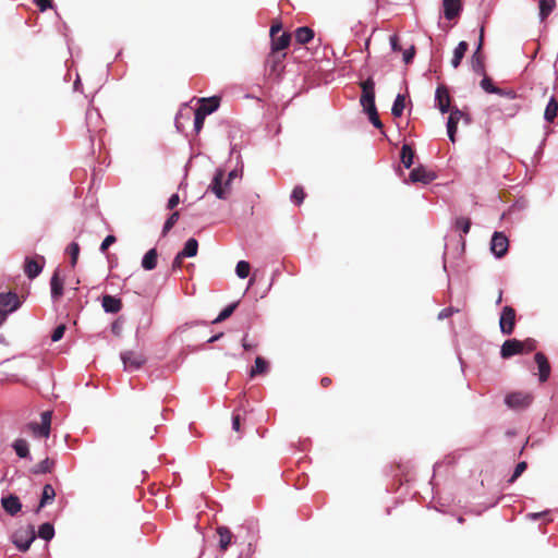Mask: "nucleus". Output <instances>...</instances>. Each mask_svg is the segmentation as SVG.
Here are the masks:
<instances>
[{"label":"nucleus","mask_w":558,"mask_h":558,"mask_svg":"<svg viewBox=\"0 0 558 558\" xmlns=\"http://www.w3.org/2000/svg\"><path fill=\"white\" fill-rule=\"evenodd\" d=\"M515 310L506 305L502 307L499 319V327L502 335L510 336L515 328Z\"/></svg>","instance_id":"nucleus-1"},{"label":"nucleus","mask_w":558,"mask_h":558,"mask_svg":"<svg viewBox=\"0 0 558 558\" xmlns=\"http://www.w3.org/2000/svg\"><path fill=\"white\" fill-rule=\"evenodd\" d=\"M362 96L360 99L361 106L364 111L376 108L375 106V82L368 77L361 83Z\"/></svg>","instance_id":"nucleus-2"},{"label":"nucleus","mask_w":558,"mask_h":558,"mask_svg":"<svg viewBox=\"0 0 558 558\" xmlns=\"http://www.w3.org/2000/svg\"><path fill=\"white\" fill-rule=\"evenodd\" d=\"M533 401V395L530 392L515 391L506 396V404L513 410L527 408Z\"/></svg>","instance_id":"nucleus-3"},{"label":"nucleus","mask_w":558,"mask_h":558,"mask_svg":"<svg viewBox=\"0 0 558 558\" xmlns=\"http://www.w3.org/2000/svg\"><path fill=\"white\" fill-rule=\"evenodd\" d=\"M209 190L220 199H226L230 194L229 181H225V171L217 170L209 185Z\"/></svg>","instance_id":"nucleus-4"},{"label":"nucleus","mask_w":558,"mask_h":558,"mask_svg":"<svg viewBox=\"0 0 558 558\" xmlns=\"http://www.w3.org/2000/svg\"><path fill=\"white\" fill-rule=\"evenodd\" d=\"M28 428L36 437H49L51 428V412H43L40 415V423L32 422L28 424Z\"/></svg>","instance_id":"nucleus-5"},{"label":"nucleus","mask_w":558,"mask_h":558,"mask_svg":"<svg viewBox=\"0 0 558 558\" xmlns=\"http://www.w3.org/2000/svg\"><path fill=\"white\" fill-rule=\"evenodd\" d=\"M121 360L128 371L138 369L146 363L144 354L131 350L122 352Z\"/></svg>","instance_id":"nucleus-6"},{"label":"nucleus","mask_w":558,"mask_h":558,"mask_svg":"<svg viewBox=\"0 0 558 558\" xmlns=\"http://www.w3.org/2000/svg\"><path fill=\"white\" fill-rule=\"evenodd\" d=\"M483 78L480 83L481 87L488 94H497L504 97H507L511 100L517 99V93L513 89H501L496 87L493 83V80L485 74H482Z\"/></svg>","instance_id":"nucleus-7"},{"label":"nucleus","mask_w":558,"mask_h":558,"mask_svg":"<svg viewBox=\"0 0 558 558\" xmlns=\"http://www.w3.org/2000/svg\"><path fill=\"white\" fill-rule=\"evenodd\" d=\"M509 247L508 238L502 232H495L490 242V251L493 254L500 258L504 257Z\"/></svg>","instance_id":"nucleus-8"},{"label":"nucleus","mask_w":558,"mask_h":558,"mask_svg":"<svg viewBox=\"0 0 558 558\" xmlns=\"http://www.w3.org/2000/svg\"><path fill=\"white\" fill-rule=\"evenodd\" d=\"M483 37H484V28H481V35H480V43L477 46V49L472 56L471 59V66L472 70L477 74H485V63H484V56L482 53V47H483Z\"/></svg>","instance_id":"nucleus-9"},{"label":"nucleus","mask_w":558,"mask_h":558,"mask_svg":"<svg viewBox=\"0 0 558 558\" xmlns=\"http://www.w3.org/2000/svg\"><path fill=\"white\" fill-rule=\"evenodd\" d=\"M44 265V256H37L36 258L27 257L24 264V271L29 279H34L41 272Z\"/></svg>","instance_id":"nucleus-10"},{"label":"nucleus","mask_w":558,"mask_h":558,"mask_svg":"<svg viewBox=\"0 0 558 558\" xmlns=\"http://www.w3.org/2000/svg\"><path fill=\"white\" fill-rule=\"evenodd\" d=\"M523 354L521 340L515 338L506 340L500 349L502 359H510L513 355Z\"/></svg>","instance_id":"nucleus-11"},{"label":"nucleus","mask_w":558,"mask_h":558,"mask_svg":"<svg viewBox=\"0 0 558 558\" xmlns=\"http://www.w3.org/2000/svg\"><path fill=\"white\" fill-rule=\"evenodd\" d=\"M35 537L33 529L31 531L17 532L13 537V543L21 551H27Z\"/></svg>","instance_id":"nucleus-12"},{"label":"nucleus","mask_w":558,"mask_h":558,"mask_svg":"<svg viewBox=\"0 0 558 558\" xmlns=\"http://www.w3.org/2000/svg\"><path fill=\"white\" fill-rule=\"evenodd\" d=\"M435 179L436 174L433 171H428L423 166L416 167L410 172V181L413 183L421 182L428 184Z\"/></svg>","instance_id":"nucleus-13"},{"label":"nucleus","mask_w":558,"mask_h":558,"mask_svg":"<svg viewBox=\"0 0 558 558\" xmlns=\"http://www.w3.org/2000/svg\"><path fill=\"white\" fill-rule=\"evenodd\" d=\"M19 306L17 295L15 293H0V314L13 312Z\"/></svg>","instance_id":"nucleus-14"},{"label":"nucleus","mask_w":558,"mask_h":558,"mask_svg":"<svg viewBox=\"0 0 558 558\" xmlns=\"http://www.w3.org/2000/svg\"><path fill=\"white\" fill-rule=\"evenodd\" d=\"M535 363L538 367V378L541 383H545L550 376V364L548 359L543 352H537L534 356Z\"/></svg>","instance_id":"nucleus-15"},{"label":"nucleus","mask_w":558,"mask_h":558,"mask_svg":"<svg viewBox=\"0 0 558 558\" xmlns=\"http://www.w3.org/2000/svg\"><path fill=\"white\" fill-rule=\"evenodd\" d=\"M464 117V113L459 110L458 108H454L451 110L450 116L448 118L447 122V132L450 141L452 143L456 142V133L459 121Z\"/></svg>","instance_id":"nucleus-16"},{"label":"nucleus","mask_w":558,"mask_h":558,"mask_svg":"<svg viewBox=\"0 0 558 558\" xmlns=\"http://www.w3.org/2000/svg\"><path fill=\"white\" fill-rule=\"evenodd\" d=\"M435 100L441 113H446L450 108V95L445 85H440L436 89Z\"/></svg>","instance_id":"nucleus-17"},{"label":"nucleus","mask_w":558,"mask_h":558,"mask_svg":"<svg viewBox=\"0 0 558 558\" xmlns=\"http://www.w3.org/2000/svg\"><path fill=\"white\" fill-rule=\"evenodd\" d=\"M1 506L7 513L10 515H15L22 509V504L20 498L15 495H9L1 499Z\"/></svg>","instance_id":"nucleus-18"},{"label":"nucleus","mask_w":558,"mask_h":558,"mask_svg":"<svg viewBox=\"0 0 558 558\" xmlns=\"http://www.w3.org/2000/svg\"><path fill=\"white\" fill-rule=\"evenodd\" d=\"M286 58L284 52L270 51L267 57L266 64L270 70V73H280L282 70V61Z\"/></svg>","instance_id":"nucleus-19"},{"label":"nucleus","mask_w":558,"mask_h":558,"mask_svg":"<svg viewBox=\"0 0 558 558\" xmlns=\"http://www.w3.org/2000/svg\"><path fill=\"white\" fill-rule=\"evenodd\" d=\"M219 107V98L218 97H210V98H202L199 100V106L196 109L199 113L204 114L205 117L216 111Z\"/></svg>","instance_id":"nucleus-20"},{"label":"nucleus","mask_w":558,"mask_h":558,"mask_svg":"<svg viewBox=\"0 0 558 558\" xmlns=\"http://www.w3.org/2000/svg\"><path fill=\"white\" fill-rule=\"evenodd\" d=\"M444 13L447 20L456 19L461 10L460 0H444Z\"/></svg>","instance_id":"nucleus-21"},{"label":"nucleus","mask_w":558,"mask_h":558,"mask_svg":"<svg viewBox=\"0 0 558 558\" xmlns=\"http://www.w3.org/2000/svg\"><path fill=\"white\" fill-rule=\"evenodd\" d=\"M102 307L107 313H118L122 308V301L112 295L106 294L102 296Z\"/></svg>","instance_id":"nucleus-22"},{"label":"nucleus","mask_w":558,"mask_h":558,"mask_svg":"<svg viewBox=\"0 0 558 558\" xmlns=\"http://www.w3.org/2000/svg\"><path fill=\"white\" fill-rule=\"evenodd\" d=\"M56 498V490L51 484H46L43 487V493L40 497L39 505L36 509V512H39L41 508L46 507L47 505L51 504Z\"/></svg>","instance_id":"nucleus-23"},{"label":"nucleus","mask_w":558,"mask_h":558,"mask_svg":"<svg viewBox=\"0 0 558 558\" xmlns=\"http://www.w3.org/2000/svg\"><path fill=\"white\" fill-rule=\"evenodd\" d=\"M291 41V35L287 32L282 33L280 36L271 37V50L282 52V50L287 49Z\"/></svg>","instance_id":"nucleus-24"},{"label":"nucleus","mask_w":558,"mask_h":558,"mask_svg":"<svg viewBox=\"0 0 558 558\" xmlns=\"http://www.w3.org/2000/svg\"><path fill=\"white\" fill-rule=\"evenodd\" d=\"M101 124V119L97 109H88L86 111V126L88 132H97Z\"/></svg>","instance_id":"nucleus-25"},{"label":"nucleus","mask_w":558,"mask_h":558,"mask_svg":"<svg viewBox=\"0 0 558 558\" xmlns=\"http://www.w3.org/2000/svg\"><path fill=\"white\" fill-rule=\"evenodd\" d=\"M219 535V547L221 551H226L232 543L233 534L227 526L217 527Z\"/></svg>","instance_id":"nucleus-26"},{"label":"nucleus","mask_w":558,"mask_h":558,"mask_svg":"<svg viewBox=\"0 0 558 558\" xmlns=\"http://www.w3.org/2000/svg\"><path fill=\"white\" fill-rule=\"evenodd\" d=\"M63 280L59 276V270L57 269L50 280L51 287V296L57 300L63 294Z\"/></svg>","instance_id":"nucleus-27"},{"label":"nucleus","mask_w":558,"mask_h":558,"mask_svg":"<svg viewBox=\"0 0 558 558\" xmlns=\"http://www.w3.org/2000/svg\"><path fill=\"white\" fill-rule=\"evenodd\" d=\"M56 462L52 459L46 458L35 466L32 468L31 472L35 475L51 473L54 469Z\"/></svg>","instance_id":"nucleus-28"},{"label":"nucleus","mask_w":558,"mask_h":558,"mask_svg":"<svg viewBox=\"0 0 558 558\" xmlns=\"http://www.w3.org/2000/svg\"><path fill=\"white\" fill-rule=\"evenodd\" d=\"M158 253L156 248H150L142 259V267L145 270H153L157 266Z\"/></svg>","instance_id":"nucleus-29"},{"label":"nucleus","mask_w":558,"mask_h":558,"mask_svg":"<svg viewBox=\"0 0 558 558\" xmlns=\"http://www.w3.org/2000/svg\"><path fill=\"white\" fill-rule=\"evenodd\" d=\"M468 48H469V45L466 41H460L458 44V46L456 47V49L453 51V57L451 59V65L454 69H457L461 64V61H462L465 52L468 51Z\"/></svg>","instance_id":"nucleus-30"},{"label":"nucleus","mask_w":558,"mask_h":558,"mask_svg":"<svg viewBox=\"0 0 558 558\" xmlns=\"http://www.w3.org/2000/svg\"><path fill=\"white\" fill-rule=\"evenodd\" d=\"M294 35H295V40L299 44L305 45L314 38V31L307 26H302V27L296 28Z\"/></svg>","instance_id":"nucleus-31"},{"label":"nucleus","mask_w":558,"mask_h":558,"mask_svg":"<svg viewBox=\"0 0 558 558\" xmlns=\"http://www.w3.org/2000/svg\"><path fill=\"white\" fill-rule=\"evenodd\" d=\"M558 116V100L551 97L545 108L544 119L551 123Z\"/></svg>","instance_id":"nucleus-32"},{"label":"nucleus","mask_w":558,"mask_h":558,"mask_svg":"<svg viewBox=\"0 0 558 558\" xmlns=\"http://www.w3.org/2000/svg\"><path fill=\"white\" fill-rule=\"evenodd\" d=\"M400 158H401V162L403 163V166L407 169L411 168V166L413 165V159H414V150L412 149V147L410 145L404 144L402 146Z\"/></svg>","instance_id":"nucleus-33"},{"label":"nucleus","mask_w":558,"mask_h":558,"mask_svg":"<svg viewBox=\"0 0 558 558\" xmlns=\"http://www.w3.org/2000/svg\"><path fill=\"white\" fill-rule=\"evenodd\" d=\"M197 251H198V242L196 239L191 238L185 242L184 247L180 253H181V256H184V257H194L197 254Z\"/></svg>","instance_id":"nucleus-34"},{"label":"nucleus","mask_w":558,"mask_h":558,"mask_svg":"<svg viewBox=\"0 0 558 558\" xmlns=\"http://www.w3.org/2000/svg\"><path fill=\"white\" fill-rule=\"evenodd\" d=\"M556 8V0H539V16L544 21Z\"/></svg>","instance_id":"nucleus-35"},{"label":"nucleus","mask_w":558,"mask_h":558,"mask_svg":"<svg viewBox=\"0 0 558 558\" xmlns=\"http://www.w3.org/2000/svg\"><path fill=\"white\" fill-rule=\"evenodd\" d=\"M13 449L20 458H27L29 456L28 444L23 438H19L13 442Z\"/></svg>","instance_id":"nucleus-36"},{"label":"nucleus","mask_w":558,"mask_h":558,"mask_svg":"<svg viewBox=\"0 0 558 558\" xmlns=\"http://www.w3.org/2000/svg\"><path fill=\"white\" fill-rule=\"evenodd\" d=\"M405 108V97L399 94L392 105L391 113L393 117L399 118L402 116L403 110Z\"/></svg>","instance_id":"nucleus-37"},{"label":"nucleus","mask_w":558,"mask_h":558,"mask_svg":"<svg viewBox=\"0 0 558 558\" xmlns=\"http://www.w3.org/2000/svg\"><path fill=\"white\" fill-rule=\"evenodd\" d=\"M267 368H268L267 362L263 357L257 356L255 359V364L252 367L250 375H251V377H255L256 375L266 373Z\"/></svg>","instance_id":"nucleus-38"},{"label":"nucleus","mask_w":558,"mask_h":558,"mask_svg":"<svg viewBox=\"0 0 558 558\" xmlns=\"http://www.w3.org/2000/svg\"><path fill=\"white\" fill-rule=\"evenodd\" d=\"M54 535V529L50 523H44L39 526L38 536L45 541H50Z\"/></svg>","instance_id":"nucleus-39"},{"label":"nucleus","mask_w":558,"mask_h":558,"mask_svg":"<svg viewBox=\"0 0 558 558\" xmlns=\"http://www.w3.org/2000/svg\"><path fill=\"white\" fill-rule=\"evenodd\" d=\"M236 306H238V302H234V303L228 305L226 308H223L220 312V314L213 320V323L218 324V323L223 322L227 318H229L235 311Z\"/></svg>","instance_id":"nucleus-40"},{"label":"nucleus","mask_w":558,"mask_h":558,"mask_svg":"<svg viewBox=\"0 0 558 558\" xmlns=\"http://www.w3.org/2000/svg\"><path fill=\"white\" fill-rule=\"evenodd\" d=\"M456 230L461 231L463 234L469 233L471 228V219L466 217H459L454 222Z\"/></svg>","instance_id":"nucleus-41"},{"label":"nucleus","mask_w":558,"mask_h":558,"mask_svg":"<svg viewBox=\"0 0 558 558\" xmlns=\"http://www.w3.org/2000/svg\"><path fill=\"white\" fill-rule=\"evenodd\" d=\"M306 197V193L304 191V189L300 185L295 186L293 190H292V193H291V201L295 204V205H301L304 201V198Z\"/></svg>","instance_id":"nucleus-42"},{"label":"nucleus","mask_w":558,"mask_h":558,"mask_svg":"<svg viewBox=\"0 0 558 558\" xmlns=\"http://www.w3.org/2000/svg\"><path fill=\"white\" fill-rule=\"evenodd\" d=\"M179 218H180V213L179 211H173L169 216V218L166 220V222L163 225V228H162V235L163 236L173 228V226L177 223Z\"/></svg>","instance_id":"nucleus-43"},{"label":"nucleus","mask_w":558,"mask_h":558,"mask_svg":"<svg viewBox=\"0 0 558 558\" xmlns=\"http://www.w3.org/2000/svg\"><path fill=\"white\" fill-rule=\"evenodd\" d=\"M250 269H251V266L247 262L240 260L236 264L235 272H236L238 277H240L241 279H244L250 275Z\"/></svg>","instance_id":"nucleus-44"},{"label":"nucleus","mask_w":558,"mask_h":558,"mask_svg":"<svg viewBox=\"0 0 558 558\" xmlns=\"http://www.w3.org/2000/svg\"><path fill=\"white\" fill-rule=\"evenodd\" d=\"M66 251H68V253L71 256V266L74 267L76 265V263H77V258H78V255H80V245H78V243L72 242L68 246Z\"/></svg>","instance_id":"nucleus-45"},{"label":"nucleus","mask_w":558,"mask_h":558,"mask_svg":"<svg viewBox=\"0 0 558 558\" xmlns=\"http://www.w3.org/2000/svg\"><path fill=\"white\" fill-rule=\"evenodd\" d=\"M521 344L523 354L531 353L535 351L537 348V341L533 338H526L524 340H521Z\"/></svg>","instance_id":"nucleus-46"},{"label":"nucleus","mask_w":558,"mask_h":558,"mask_svg":"<svg viewBox=\"0 0 558 558\" xmlns=\"http://www.w3.org/2000/svg\"><path fill=\"white\" fill-rule=\"evenodd\" d=\"M244 418L240 413H233L232 415V429L239 434L238 438L241 437L242 434V425H243Z\"/></svg>","instance_id":"nucleus-47"},{"label":"nucleus","mask_w":558,"mask_h":558,"mask_svg":"<svg viewBox=\"0 0 558 558\" xmlns=\"http://www.w3.org/2000/svg\"><path fill=\"white\" fill-rule=\"evenodd\" d=\"M365 112L368 114L369 121L372 122V124L375 128H377V129H381L383 128V123H381V121L379 119V116H378V112H377L376 108L366 110Z\"/></svg>","instance_id":"nucleus-48"},{"label":"nucleus","mask_w":558,"mask_h":558,"mask_svg":"<svg viewBox=\"0 0 558 558\" xmlns=\"http://www.w3.org/2000/svg\"><path fill=\"white\" fill-rule=\"evenodd\" d=\"M526 468H527L526 462H524V461L519 462L517 464L514 472H513L512 476L510 477L509 482L513 483L519 476H521V474L526 470Z\"/></svg>","instance_id":"nucleus-49"},{"label":"nucleus","mask_w":558,"mask_h":558,"mask_svg":"<svg viewBox=\"0 0 558 558\" xmlns=\"http://www.w3.org/2000/svg\"><path fill=\"white\" fill-rule=\"evenodd\" d=\"M205 116L199 113L198 111L195 110V117H194V130L196 131V133H199L201 130L203 129L204 126V122H205Z\"/></svg>","instance_id":"nucleus-50"},{"label":"nucleus","mask_w":558,"mask_h":558,"mask_svg":"<svg viewBox=\"0 0 558 558\" xmlns=\"http://www.w3.org/2000/svg\"><path fill=\"white\" fill-rule=\"evenodd\" d=\"M65 329H66V328H65V325H63V324L59 325V326L53 330V332H52V335H51V340H52L53 342H57V341L61 340V339H62V337H63V335H64V332H65Z\"/></svg>","instance_id":"nucleus-51"},{"label":"nucleus","mask_w":558,"mask_h":558,"mask_svg":"<svg viewBox=\"0 0 558 558\" xmlns=\"http://www.w3.org/2000/svg\"><path fill=\"white\" fill-rule=\"evenodd\" d=\"M116 241H117V238L114 235H112V234L107 235L100 245V251L102 253H105L110 245L116 243Z\"/></svg>","instance_id":"nucleus-52"},{"label":"nucleus","mask_w":558,"mask_h":558,"mask_svg":"<svg viewBox=\"0 0 558 558\" xmlns=\"http://www.w3.org/2000/svg\"><path fill=\"white\" fill-rule=\"evenodd\" d=\"M521 107L520 105L518 104H512L510 107L508 108H505L504 109V112L507 117L509 118H513L519 111H520Z\"/></svg>","instance_id":"nucleus-53"},{"label":"nucleus","mask_w":558,"mask_h":558,"mask_svg":"<svg viewBox=\"0 0 558 558\" xmlns=\"http://www.w3.org/2000/svg\"><path fill=\"white\" fill-rule=\"evenodd\" d=\"M415 56V47L411 46L409 49L403 52V61L408 64L410 63Z\"/></svg>","instance_id":"nucleus-54"},{"label":"nucleus","mask_w":558,"mask_h":558,"mask_svg":"<svg viewBox=\"0 0 558 558\" xmlns=\"http://www.w3.org/2000/svg\"><path fill=\"white\" fill-rule=\"evenodd\" d=\"M35 3L41 12L52 7L51 0H35Z\"/></svg>","instance_id":"nucleus-55"},{"label":"nucleus","mask_w":558,"mask_h":558,"mask_svg":"<svg viewBox=\"0 0 558 558\" xmlns=\"http://www.w3.org/2000/svg\"><path fill=\"white\" fill-rule=\"evenodd\" d=\"M179 203H180L179 195L178 194H172L170 196V198L168 199L167 208L171 210L174 207H177Z\"/></svg>","instance_id":"nucleus-56"},{"label":"nucleus","mask_w":558,"mask_h":558,"mask_svg":"<svg viewBox=\"0 0 558 558\" xmlns=\"http://www.w3.org/2000/svg\"><path fill=\"white\" fill-rule=\"evenodd\" d=\"M185 257L184 256H181V253L179 252L177 254V256L174 257L173 262H172V269L173 270H177V269H180L182 267V264H183V259Z\"/></svg>","instance_id":"nucleus-57"},{"label":"nucleus","mask_w":558,"mask_h":558,"mask_svg":"<svg viewBox=\"0 0 558 558\" xmlns=\"http://www.w3.org/2000/svg\"><path fill=\"white\" fill-rule=\"evenodd\" d=\"M454 310L452 307H447V308H444L439 312L438 314V318L439 319H445V318H448L450 317L452 314H453Z\"/></svg>","instance_id":"nucleus-58"},{"label":"nucleus","mask_w":558,"mask_h":558,"mask_svg":"<svg viewBox=\"0 0 558 558\" xmlns=\"http://www.w3.org/2000/svg\"><path fill=\"white\" fill-rule=\"evenodd\" d=\"M390 44H391V48L393 51H400L401 50V46L399 44V39H398V36L393 35L390 37Z\"/></svg>","instance_id":"nucleus-59"},{"label":"nucleus","mask_w":558,"mask_h":558,"mask_svg":"<svg viewBox=\"0 0 558 558\" xmlns=\"http://www.w3.org/2000/svg\"><path fill=\"white\" fill-rule=\"evenodd\" d=\"M282 25L280 23H275L270 27V37L277 36V34L281 31Z\"/></svg>","instance_id":"nucleus-60"},{"label":"nucleus","mask_w":558,"mask_h":558,"mask_svg":"<svg viewBox=\"0 0 558 558\" xmlns=\"http://www.w3.org/2000/svg\"><path fill=\"white\" fill-rule=\"evenodd\" d=\"M243 348H244L245 350H247V351H248V350H253V349H255V348H256V344H254V343H250V342L247 341V337L245 336V337L243 338Z\"/></svg>","instance_id":"nucleus-61"},{"label":"nucleus","mask_w":558,"mask_h":558,"mask_svg":"<svg viewBox=\"0 0 558 558\" xmlns=\"http://www.w3.org/2000/svg\"><path fill=\"white\" fill-rule=\"evenodd\" d=\"M320 385L324 387V388H327L331 385V379L329 377H323L322 380H320Z\"/></svg>","instance_id":"nucleus-62"},{"label":"nucleus","mask_w":558,"mask_h":558,"mask_svg":"<svg viewBox=\"0 0 558 558\" xmlns=\"http://www.w3.org/2000/svg\"><path fill=\"white\" fill-rule=\"evenodd\" d=\"M236 177V171H231L229 174H228V179L226 181H229V184L231 183V181Z\"/></svg>","instance_id":"nucleus-63"},{"label":"nucleus","mask_w":558,"mask_h":558,"mask_svg":"<svg viewBox=\"0 0 558 558\" xmlns=\"http://www.w3.org/2000/svg\"><path fill=\"white\" fill-rule=\"evenodd\" d=\"M502 301V290H499L496 304L499 305Z\"/></svg>","instance_id":"nucleus-64"}]
</instances>
